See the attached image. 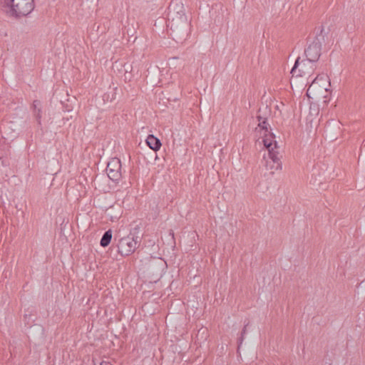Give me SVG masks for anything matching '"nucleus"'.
<instances>
[{"instance_id":"10","label":"nucleus","mask_w":365,"mask_h":365,"mask_svg":"<svg viewBox=\"0 0 365 365\" xmlns=\"http://www.w3.org/2000/svg\"><path fill=\"white\" fill-rule=\"evenodd\" d=\"M88 365H110V363L105 359H92L88 361Z\"/></svg>"},{"instance_id":"4","label":"nucleus","mask_w":365,"mask_h":365,"mask_svg":"<svg viewBox=\"0 0 365 365\" xmlns=\"http://www.w3.org/2000/svg\"><path fill=\"white\" fill-rule=\"evenodd\" d=\"M8 11L16 16H24L30 14L34 9L33 0H7Z\"/></svg>"},{"instance_id":"9","label":"nucleus","mask_w":365,"mask_h":365,"mask_svg":"<svg viewBox=\"0 0 365 365\" xmlns=\"http://www.w3.org/2000/svg\"><path fill=\"white\" fill-rule=\"evenodd\" d=\"M112 239V232L110 230L107 231L101 240V245L102 247H106L110 242Z\"/></svg>"},{"instance_id":"5","label":"nucleus","mask_w":365,"mask_h":365,"mask_svg":"<svg viewBox=\"0 0 365 365\" xmlns=\"http://www.w3.org/2000/svg\"><path fill=\"white\" fill-rule=\"evenodd\" d=\"M121 162L118 158H113L108 163L107 173L108 177L116 180L120 177Z\"/></svg>"},{"instance_id":"3","label":"nucleus","mask_w":365,"mask_h":365,"mask_svg":"<svg viewBox=\"0 0 365 365\" xmlns=\"http://www.w3.org/2000/svg\"><path fill=\"white\" fill-rule=\"evenodd\" d=\"M263 142V145L269 153L270 160L267 162V168L272 174L277 173L282 169V163L275 152L277 148L276 133L274 129L259 135Z\"/></svg>"},{"instance_id":"8","label":"nucleus","mask_w":365,"mask_h":365,"mask_svg":"<svg viewBox=\"0 0 365 365\" xmlns=\"http://www.w3.org/2000/svg\"><path fill=\"white\" fill-rule=\"evenodd\" d=\"M146 142L149 148L155 151L159 150L161 147L160 140L153 135H148Z\"/></svg>"},{"instance_id":"1","label":"nucleus","mask_w":365,"mask_h":365,"mask_svg":"<svg viewBox=\"0 0 365 365\" xmlns=\"http://www.w3.org/2000/svg\"><path fill=\"white\" fill-rule=\"evenodd\" d=\"M331 83L327 76H317L307 91V96L311 102L319 106L328 105L331 101Z\"/></svg>"},{"instance_id":"6","label":"nucleus","mask_w":365,"mask_h":365,"mask_svg":"<svg viewBox=\"0 0 365 365\" xmlns=\"http://www.w3.org/2000/svg\"><path fill=\"white\" fill-rule=\"evenodd\" d=\"M135 242L133 240L123 239L119 245V250L123 255H128L133 251Z\"/></svg>"},{"instance_id":"7","label":"nucleus","mask_w":365,"mask_h":365,"mask_svg":"<svg viewBox=\"0 0 365 365\" xmlns=\"http://www.w3.org/2000/svg\"><path fill=\"white\" fill-rule=\"evenodd\" d=\"M258 121V125L255 128V131L258 135L264 134V133H267L273 129L267 123L265 118L259 117Z\"/></svg>"},{"instance_id":"2","label":"nucleus","mask_w":365,"mask_h":365,"mask_svg":"<svg viewBox=\"0 0 365 365\" xmlns=\"http://www.w3.org/2000/svg\"><path fill=\"white\" fill-rule=\"evenodd\" d=\"M312 68V63L307 56H302L297 59L291 71V85L295 92H300L305 87Z\"/></svg>"}]
</instances>
